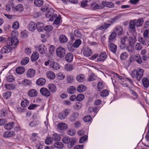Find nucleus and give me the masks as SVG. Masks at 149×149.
I'll return each mask as SVG.
<instances>
[{"label": "nucleus", "mask_w": 149, "mask_h": 149, "mask_svg": "<svg viewBox=\"0 0 149 149\" xmlns=\"http://www.w3.org/2000/svg\"><path fill=\"white\" fill-rule=\"evenodd\" d=\"M133 38L132 37L128 38L126 36L120 38V42L122 44L120 47L122 49L126 48L129 52H132V49H129L128 46L131 45L133 42Z\"/></svg>", "instance_id": "nucleus-1"}, {"label": "nucleus", "mask_w": 149, "mask_h": 149, "mask_svg": "<svg viewBox=\"0 0 149 149\" xmlns=\"http://www.w3.org/2000/svg\"><path fill=\"white\" fill-rule=\"evenodd\" d=\"M144 72L143 69L138 68L137 70H133L131 75L133 79L139 81L143 76Z\"/></svg>", "instance_id": "nucleus-2"}, {"label": "nucleus", "mask_w": 149, "mask_h": 149, "mask_svg": "<svg viewBox=\"0 0 149 149\" xmlns=\"http://www.w3.org/2000/svg\"><path fill=\"white\" fill-rule=\"evenodd\" d=\"M18 40L17 39H14L11 38H9L7 40V45L11 47L12 49L15 48L18 44Z\"/></svg>", "instance_id": "nucleus-3"}, {"label": "nucleus", "mask_w": 149, "mask_h": 149, "mask_svg": "<svg viewBox=\"0 0 149 149\" xmlns=\"http://www.w3.org/2000/svg\"><path fill=\"white\" fill-rule=\"evenodd\" d=\"M135 20H132L130 21L129 27L130 31L132 32L134 37L136 36V31L135 29Z\"/></svg>", "instance_id": "nucleus-4"}, {"label": "nucleus", "mask_w": 149, "mask_h": 149, "mask_svg": "<svg viewBox=\"0 0 149 149\" xmlns=\"http://www.w3.org/2000/svg\"><path fill=\"white\" fill-rule=\"evenodd\" d=\"M65 49L61 47H58L56 51L57 55L60 57H63L65 54Z\"/></svg>", "instance_id": "nucleus-5"}, {"label": "nucleus", "mask_w": 149, "mask_h": 149, "mask_svg": "<svg viewBox=\"0 0 149 149\" xmlns=\"http://www.w3.org/2000/svg\"><path fill=\"white\" fill-rule=\"evenodd\" d=\"M82 53L84 56L88 57L92 55V52L89 48L85 47L83 50Z\"/></svg>", "instance_id": "nucleus-6"}, {"label": "nucleus", "mask_w": 149, "mask_h": 149, "mask_svg": "<svg viewBox=\"0 0 149 149\" xmlns=\"http://www.w3.org/2000/svg\"><path fill=\"white\" fill-rule=\"evenodd\" d=\"M11 47L8 46L7 45L3 46L1 49V52L3 54L9 53L12 50Z\"/></svg>", "instance_id": "nucleus-7"}, {"label": "nucleus", "mask_w": 149, "mask_h": 149, "mask_svg": "<svg viewBox=\"0 0 149 149\" xmlns=\"http://www.w3.org/2000/svg\"><path fill=\"white\" fill-rule=\"evenodd\" d=\"M68 113L69 110L65 109L59 114L58 117L60 119L63 120L68 115Z\"/></svg>", "instance_id": "nucleus-8"}, {"label": "nucleus", "mask_w": 149, "mask_h": 149, "mask_svg": "<svg viewBox=\"0 0 149 149\" xmlns=\"http://www.w3.org/2000/svg\"><path fill=\"white\" fill-rule=\"evenodd\" d=\"M36 71L32 68L29 69L26 72V76L27 77L31 78L34 77L36 74Z\"/></svg>", "instance_id": "nucleus-9"}, {"label": "nucleus", "mask_w": 149, "mask_h": 149, "mask_svg": "<svg viewBox=\"0 0 149 149\" xmlns=\"http://www.w3.org/2000/svg\"><path fill=\"white\" fill-rule=\"evenodd\" d=\"M40 91L42 95L46 97H49L50 95L49 91L46 88H41Z\"/></svg>", "instance_id": "nucleus-10"}, {"label": "nucleus", "mask_w": 149, "mask_h": 149, "mask_svg": "<svg viewBox=\"0 0 149 149\" xmlns=\"http://www.w3.org/2000/svg\"><path fill=\"white\" fill-rule=\"evenodd\" d=\"M24 8L23 6L21 4H19L13 7L12 10L13 11L21 12L23 11Z\"/></svg>", "instance_id": "nucleus-11"}, {"label": "nucleus", "mask_w": 149, "mask_h": 149, "mask_svg": "<svg viewBox=\"0 0 149 149\" xmlns=\"http://www.w3.org/2000/svg\"><path fill=\"white\" fill-rule=\"evenodd\" d=\"M28 94L30 97H35L37 95L38 92L36 90L33 89L28 91Z\"/></svg>", "instance_id": "nucleus-12"}, {"label": "nucleus", "mask_w": 149, "mask_h": 149, "mask_svg": "<svg viewBox=\"0 0 149 149\" xmlns=\"http://www.w3.org/2000/svg\"><path fill=\"white\" fill-rule=\"evenodd\" d=\"M38 51L41 54H45L47 51V49L46 47L43 45H41L39 46Z\"/></svg>", "instance_id": "nucleus-13"}, {"label": "nucleus", "mask_w": 149, "mask_h": 149, "mask_svg": "<svg viewBox=\"0 0 149 149\" xmlns=\"http://www.w3.org/2000/svg\"><path fill=\"white\" fill-rule=\"evenodd\" d=\"M85 77L83 74H79L76 77V79L78 82H82L85 80Z\"/></svg>", "instance_id": "nucleus-14"}, {"label": "nucleus", "mask_w": 149, "mask_h": 149, "mask_svg": "<svg viewBox=\"0 0 149 149\" xmlns=\"http://www.w3.org/2000/svg\"><path fill=\"white\" fill-rule=\"evenodd\" d=\"M86 89V87L83 84L79 85L77 88V91L79 93L85 91Z\"/></svg>", "instance_id": "nucleus-15"}, {"label": "nucleus", "mask_w": 149, "mask_h": 149, "mask_svg": "<svg viewBox=\"0 0 149 149\" xmlns=\"http://www.w3.org/2000/svg\"><path fill=\"white\" fill-rule=\"evenodd\" d=\"M36 24L33 22H30L29 24L28 28L30 31H33L36 29Z\"/></svg>", "instance_id": "nucleus-16"}, {"label": "nucleus", "mask_w": 149, "mask_h": 149, "mask_svg": "<svg viewBox=\"0 0 149 149\" xmlns=\"http://www.w3.org/2000/svg\"><path fill=\"white\" fill-rule=\"evenodd\" d=\"M73 59V56L72 53H67L65 56L66 61L68 62H71Z\"/></svg>", "instance_id": "nucleus-17"}, {"label": "nucleus", "mask_w": 149, "mask_h": 149, "mask_svg": "<svg viewBox=\"0 0 149 149\" xmlns=\"http://www.w3.org/2000/svg\"><path fill=\"white\" fill-rule=\"evenodd\" d=\"M57 127L59 129L63 130L66 129L68 127V126L66 123H61L58 124Z\"/></svg>", "instance_id": "nucleus-18"}, {"label": "nucleus", "mask_w": 149, "mask_h": 149, "mask_svg": "<svg viewBox=\"0 0 149 149\" xmlns=\"http://www.w3.org/2000/svg\"><path fill=\"white\" fill-rule=\"evenodd\" d=\"M31 61L34 62L37 61L39 57L38 53L36 52H34L31 56Z\"/></svg>", "instance_id": "nucleus-19"}, {"label": "nucleus", "mask_w": 149, "mask_h": 149, "mask_svg": "<svg viewBox=\"0 0 149 149\" xmlns=\"http://www.w3.org/2000/svg\"><path fill=\"white\" fill-rule=\"evenodd\" d=\"M102 5L107 7L112 8L114 6V5L112 2L103 1L102 2Z\"/></svg>", "instance_id": "nucleus-20"}, {"label": "nucleus", "mask_w": 149, "mask_h": 149, "mask_svg": "<svg viewBox=\"0 0 149 149\" xmlns=\"http://www.w3.org/2000/svg\"><path fill=\"white\" fill-rule=\"evenodd\" d=\"M45 79L42 78H40L38 79L36 81V84L39 86H42L45 83Z\"/></svg>", "instance_id": "nucleus-21"}, {"label": "nucleus", "mask_w": 149, "mask_h": 149, "mask_svg": "<svg viewBox=\"0 0 149 149\" xmlns=\"http://www.w3.org/2000/svg\"><path fill=\"white\" fill-rule=\"evenodd\" d=\"M142 81L144 87L147 88L149 86V80L148 78L144 77L142 79Z\"/></svg>", "instance_id": "nucleus-22"}, {"label": "nucleus", "mask_w": 149, "mask_h": 149, "mask_svg": "<svg viewBox=\"0 0 149 149\" xmlns=\"http://www.w3.org/2000/svg\"><path fill=\"white\" fill-rule=\"evenodd\" d=\"M46 76L49 79H54L55 77V74L53 72L50 71L47 72Z\"/></svg>", "instance_id": "nucleus-23"}, {"label": "nucleus", "mask_w": 149, "mask_h": 149, "mask_svg": "<svg viewBox=\"0 0 149 149\" xmlns=\"http://www.w3.org/2000/svg\"><path fill=\"white\" fill-rule=\"evenodd\" d=\"M79 113L77 112H74L72 113L70 117V120L71 121H74L76 119L78 118Z\"/></svg>", "instance_id": "nucleus-24"}, {"label": "nucleus", "mask_w": 149, "mask_h": 149, "mask_svg": "<svg viewBox=\"0 0 149 149\" xmlns=\"http://www.w3.org/2000/svg\"><path fill=\"white\" fill-rule=\"evenodd\" d=\"M36 28L39 31H43L44 28V24L42 23L38 22L36 24Z\"/></svg>", "instance_id": "nucleus-25"}, {"label": "nucleus", "mask_w": 149, "mask_h": 149, "mask_svg": "<svg viewBox=\"0 0 149 149\" xmlns=\"http://www.w3.org/2000/svg\"><path fill=\"white\" fill-rule=\"evenodd\" d=\"M13 5V0H10L6 6V10L8 11H9L10 10L11 7L12 8L14 7Z\"/></svg>", "instance_id": "nucleus-26"}, {"label": "nucleus", "mask_w": 149, "mask_h": 149, "mask_svg": "<svg viewBox=\"0 0 149 149\" xmlns=\"http://www.w3.org/2000/svg\"><path fill=\"white\" fill-rule=\"evenodd\" d=\"M15 123L14 122H11L7 123L5 125L4 127L5 129L6 130H10L13 127Z\"/></svg>", "instance_id": "nucleus-27"}, {"label": "nucleus", "mask_w": 149, "mask_h": 149, "mask_svg": "<svg viewBox=\"0 0 149 149\" xmlns=\"http://www.w3.org/2000/svg\"><path fill=\"white\" fill-rule=\"evenodd\" d=\"M67 91L69 93L73 94L75 92L76 88L74 86H71L68 88Z\"/></svg>", "instance_id": "nucleus-28"}, {"label": "nucleus", "mask_w": 149, "mask_h": 149, "mask_svg": "<svg viewBox=\"0 0 149 149\" xmlns=\"http://www.w3.org/2000/svg\"><path fill=\"white\" fill-rule=\"evenodd\" d=\"M66 81L68 83H72L74 81V77L72 75H68L66 77Z\"/></svg>", "instance_id": "nucleus-29"}, {"label": "nucleus", "mask_w": 149, "mask_h": 149, "mask_svg": "<svg viewBox=\"0 0 149 149\" xmlns=\"http://www.w3.org/2000/svg\"><path fill=\"white\" fill-rule=\"evenodd\" d=\"M135 20L136 26L137 27H139L141 26L143 23V20L142 18H140L138 19L137 21Z\"/></svg>", "instance_id": "nucleus-30"}, {"label": "nucleus", "mask_w": 149, "mask_h": 149, "mask_svg": "<svg viewBox=\"0 0 149 149\" xmlns=\"http://www.w3.org/2000/svg\"><path fill=\"white\" fill-rule=\"evenodd\" d=\"M116 33L115 31L112 32L111 35L108 37L109 42L111 43L113 42V40L116 38Z\"/></svg>", "instance_id": "nucleus-31"}, {"label": "nucleus", "mask_w": 149, "mask_h": 149, "mask_svg": "<svg viewBox=\"0 0 149 149\" xmlns=\"http://www.w3.org/2000/svg\"><path fill=\"white\" fill-rule=\"evenodd\" d=\"M48 88L49 90L52 92L54 93L56 90V86L52 84H50L48 86Z\"/></svg>", "instance_id": "nucleus-32"}, {"label": "nucleus", "mask_w": 149, "mask_h": 149, "mask_svg": "<svg viewBox=\"0 0 149 149\" xmlns=\"http://www.w3.org/2000/svg\"><path fill=\"white\" fill-rule=\"evenodd\" d=\"M123 29L120 26H116L114 28V31L117 33L118 35H120L122 34Z\"/></svg>", "instance_id": "nucleus-33"}, {"label": "nucleus", "mask_w": 149, "mask_h": 149, "mask_svg": "<svg viewBox=\"0 0 149 149\" xmlns=\"http://www.w3.org/2000/svg\"><path fill=\"white\" fill-rule=\"evenodd\" d=\"M107 56L105 53H101L99 56L97 60L98 61H101L104 60L107 57Z\"/></svg>", "instance_id": "nucleus-34"}, {"label": "nucleus", "mask_w": 149, "mask_h": 149, "mask_svg": "<svg viewBox=\"0 0 149 149\" xmlns=\"http://www.w3.org/2000/svg\"><path fill=\"white\" fill-rule=\"evenodd\" d=\"M68 38L64 35H61L59 37V40L61 43H64L68 41Z\"/></svg>", "instance_id": "nucleus-35"}, {"label": "nucleus", "mask_w": 149, "mask_h": 149, "mask_svg": "<svg viewBox=\"0 0 149 149\" xmlns=\"http://www.w3.org/2000/svg\"><path fill=\"white\" fill-rule=\"evenodd\" d=\"M25 71V69L23 67H19L17 68L16 69V72L19 74H22Z\"/></svg>", "instance_id": "nucleus-36"}, {"label": "nucleus", "mask_w": 149, "mask_h": 149, "mask_svg": "<svg viewBox=\"0 0 149 149\" xmlns=\"http://www.w3.org/2000/svg\"><path fill=\"white\" fill-rule=\"evenodd\" d=\"M15 135V133L13 131L8 132L7 131L5 132L3 134V136L6 137L7 138L8 137H11Z\"/></svg>", "instance_id": "nucleus-37"}, {"label": "nucleus", "mask_w": 149, "mask_h": 149, "mask_svg": "<svg viewBox=\"0 0 149 149\" xmlns=\"http://www.w3.org/2000/svg\"><path fill=\"white\" fill-rule=\"evenodd\" d=\"M117 46L113 43H111L110 45L109 49L113 53H115L117 50Z\"/></svg>", "instance_id": "nucleus-38"}, {"label": "nucleus", "mask_w": 149, "mask_h": 149, "mask_svg": "<svg viewBox=\"0 0 149 149\" xmlns=\"http://www.w3.org/2000/svg\"><path fill=\"white\" fill-rule=\"evenodd\" d=\"M138 39V41L143 45H146L148 43L147 39L146 38L142 37H139Z\"/></svg>", "instance_id": "nucleus-39"}, {"label": "nucleus", "mask_w": 149, "mask_h": 149, "mask_svg": "<svg viewBox=\"0 0 149 149\" xmlns=\"http://www.w3.org/2000/svg\"><path fill=\"white\" fill-rule=\"evenodd\" d=\"M110 26V24H109V23L108 24H106L104 23L100 26L98 27L97 29L100 30H102L104 29H106L109 27Z\"/></svg>", "instance_id": "nucleus-40"}, {"label": "nucleus", "mask_w": 149, "mask_h": 149, "mask_svg": "<svg viewBox=\"0 0 149 149\" xmlns=\"http://www.w3.org/2000/svg\"><path fill=\"white\" fill-rule=\"evenodd\" d=\"M22 84L24 86H29L31 85V82L29 80L25 79L22 81Z\"/></svg>", "instance_id": "nucleus-41"}, {"label": "nucleus", "mask_w": 149, "mask_h": 149, "mask_svg": "<svg viewBox=\"0 0 149 149\" xmlns=\"http://www.w3.org/2000/svg\"><path fill=\"white\" fill-rule=\"evenodd\" d=\"M64 69L68 71H70L73 69L72 65L69 63L66 64L64 66Z\"/></svg>", "instance_id": "nucleus-42"}, {"label": "nucleus", "mask_w": 149, "mask_h": 149, "mask_svg": "<svg viewBox=\"0 0 149 149\" xmlns=\"http://www.w3.org/2000/svg\"><path fill=\"white\" fill-rule=\"evenodd\" d=\"M120 18V17L119 16H117L114 17L113 18L111 19L110 20L108 21V22L109 24H112L116 21L118 20Z\"/></svg>", "instance_id": "nucleus-43"}, {"label": "nucleus", "mask_w": 149, "mask_h": 149, "mask_svg": "<svg viewBox=\"0 0 149 149\" xmlns=\"http://www.w3.org/2000/svg\"><path fill=\"white\" fill-rule=\"evenodd\" d=\"M50 67L52 68L55 70H57L59 69L60 68L59 65L58 63H55L53 61L52 62V64L51 65Z\"/></svg>", "instance_id": "nucleus-44"}, {"label": "nucleus", "mask_w": 149, "mask_h": 149, "mask_svg": "<svg viewBox=\"0 0 149 149\" xmlns=\"http://www.w3.org/2000/svg\"><path fill=\"white\" fill-rule=\"evenodd\" d=\"M34 3L36 6L40 7L43 4V1L41 0H35Z\"/></svg>", "instance_id": "nucleus-45"}, {"label": "nucleus", "mask_w": 149, "mask_h": 149, "mask_svg": "<svg viewBox=\"0 0 149 149\" xmlns=\"http://www.w3.org/2000/svg\"><path fill=\"white\" fill-rule=\"evenodd\" d=\"M81 43V41L80 39L76 40L73 45V46L75 48L78 47Z\"/></svg>", "instance_id": "nucleus-46"}, {"label": "nucleus", "mask_w": 149, "mask_h": 149, "mask_svg": "<svg viewBox=\"0 0 149 149\" xmlns=\"http://www.w3.org/2000/svg\"><path fill=\"white\" fill-rule=\"evenodd\" d=\"M97 76L94 74L92 73L89 77L88 80L89 81H93L97 79Z\"/></svg>", "instance_id": "nucleus-47"}, {"label": "nucleus", "mask_w": 149, "mask_h": 149, "mask_svg": "<svg viewBox=\"0 0 149 149\" xmlns=\"http://www.w3.org/2000/svg\"><path fill=\"white\" fill-rule=\"evenodd\" d=\"M91 5L92 8L95 9L100 8H102L101 6L98 5L97 3L94 2L92 3Z\"/></svg>", "instance_id": "nucleus-48"}, {"label": "nucleus", "mask_w": 149, "mask_h": 149, "mask_svg": "<svg viewBox=\"0 0 149 149\" xmlns=\"http://www.w3.org/2000/svg\"><path fill=\"white\" fill-rule=\"evenodd\" d=\"M82 106V104L80 102L76 103L73 106L74 108L78 110L80 109Z\"/></svg>", "instance_id": "nucleus-49"}, {"label": "nucleus", "mask_w": 149, "mask_h": 149, "mask_svg": "<svg viewBox=\"0 0 149 149\" xmlns=\"http://www.w3.org/2000/svg\"><path fill=\"white\" fill-rule=\"evenodd\" d=\"M54 12V11L53 9H49V10H48L46 13V17L47 18H50Z\"/></svg>", "instance_id": "nucleus-50"}, {"label": "nucleus", "mask_w": 149, "mask_h": 149, "mask_svg": "<svg viewBox=\"0 0 149 149\" xmlns=\"http://www.w3.org/2000/svg\"><path fill=\"white\" fill-rule=\"evenodd\" d=\"M29 61V58L28 57H24L23 58L21 63L22 65H24L26 64Z\"/></svg>", "instance_id": "nucleus-51"}, {"label": "nucleus", "mask_w": 149, "mask_h": 149, "mask_svg": "<svg viewBox=\"0 0 149 149\" xmlns=\"http://www.w3.org/2000/svg\"><path fill=\"white\" fill-rule=\"evenodd\" d=\"M53 139L55 141H59L61 139L60 135L58 134H54L52 136Z\"/></svg>", "instance_id": "nucleus-52"}, {"label": "nucleus", "mask_w": 149, "mask_h": 149, "mask_svg": "<svg viewBox=\"0 0 149 149\" xmlns=\"http://www.w3.org/2000/svg\"><path fill=\"white\" fill-rule=\"evenodd\" d=\"M135 59L136 62L139 64L141 63L142 62L141 58L139 54H136L135 55Z\"/></svg>", "instance_id": "nucleus-53"}, {"label": "nucleus", "mask_w": 149, "mask_h": 149, "mask_svg": "<svg viewBox=\"0 0 149 149\" xmlns=\"http://www.w3.org/2000/svg\"><path fill=\"white\" fill-rule=\"evenodd\" d=\"M28 35V32L26 30L22 31L21 33V36L22 38H26Z\"/></svg>", "instance_id": "nucleus-54"}, {"label": "nucleus", "mask_w": 149, "mask_h": 149, "mask_svg": "<svg viewBox=\"0 0 149 149\" xmlns=\"http://www.w3.org/2000/svg\"><path fill=\"white\" fill-rule=\"evenodd\" d=\"M77 142V139L75 137H72L70 139V141L69 142L70 145L71 146H73Z\"/></svg>", "instance_id": "nucleus-55"}, {"label": "nucleus", "mask_w": 149, "mask_h": 149, "mask_svg": "<svg viewBox=\"0 0 149 149\" xmlns=\"http://www.w3.org/2000/svg\"><path fill=\"white\" fill-rule=\"evenodd\" d=\"M14 80V78L13 75L10 74L8 75L6 78V81L8 82H12Z\"/></svg>", "instance_id": "nucleus-56"}, {"label": "nucleus", "mask_w": 149, "mask_h": 149, "mask_svg": "<svg viewBox=\"0 0 149 149\" xmlns=\"http://www.w3.org/2000/svg\"><path fill=\"white\" fill-rule=\"evenodd\" d=\"M54 146L56 148H61L63 147V145L61 142H57L54 143Z\"/></svg>", "instance_id": "nucleus-57"}, {"label": "nucleus", "mask_w": 149, "mask_h": 149, "mask_svg": "<svg viewBox=\"0 0 149 149\" xmlns=\"http://www.w3.org/2000/svg\"><path fill=\"white\" fill-rule=\"evenodd\" d=\"M11 35L12 38L14 39H17V38L18 35V32L17 30L13 31L11 32Z\"/></svg>", "instance_id": "nucleus-58"}, {"label": "nucleus", "mask_w": 149, "mask_h": 149, "mask_svg": "<svg viewBox=\"0 0 149 149\" xmlns=\"http://www.w3.org/2000/svg\"><path fill=\"white\" fill-rule=\"evenodd\" d=\"M109 94V92L107 90L105 89L102 90L100 93V95L102 97H106Z\"/></svg>", "instance_id": "nucleus-59"}, {"label": "nucleus", "mask_w": 149, "mask_h": 149, "mask_svg": "<svg viewBox=\"0 0 149 149\" xmlns=\"http://www.w3.org/2000/svg\"><path fill=\"white\" fill-rule=\"evenodd\" d=\"M74 33L75 36L77 37L81 38V34L80 31L78 29H76L74 31Z\"/></svg>", "instance_id": "nucleus-60"}, {"label": "nucleus", "mask_w": 149, "mask_h": 149, "mask_svg": "<svg viewBox=\"0 0 149 149\" xmlns=\"http://www.w3.org/2000/svg\"><path fill=\"white\" fill-rule=\"evenodd\" d=\"M112 75H113L112 76V77L113 76V77L116 79H117L118 78L122 81L124 80V78L123 77L119 75L116 73H114L112 74Z\"/></svg>", "instance_id": "nucleus-61"}, {"label": "nucleus", "mask_w": 149, "mask_h": 149, "mask_svg": "<svg viewBox=\"0 0 149 149\" xmlns=\"http://www.w3.org/2000/svg\"><path fill=\"white\" fill-rule=\"evenodd\" d=\"M5 87L7 90H11L14 88L15 86L13 84H6L5 85Z\"/></svg>", "instance_id": "nucleus-62"}, {"label": "nucleus", "mask_w": 149, "mask_h": 149, "mask_svg": "<svg viewBox=\"0 0 149 149\" xmlns=\"http://www.w3.org/2000/svg\"><path fill=\"white\" fill-rule=\"evenodd\" d=\"M29 104V101L28 100L26 99L22 102L21 105L22 107H24L27 106Z\"/></svg>", "instance_id": "nucleus-63"}, {"label": "nucleus", "mask_w": 149, "mask_h": 149, "mask_svg": "<svg viewBox=\"0 0 149 149\" xmlns=\"http://www.w3.org/2000/svg\"><path fill=\"white\" fill-rule=\"evenodd\" d=\"M49 52L51 54H53L55 52V47L53 45L50 46L49 48Z\"/></svg>", "instance_id": "nucleus-64"}]
</instances>
